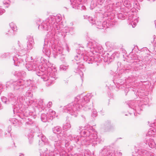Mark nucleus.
Wrapping results in <instances>:
<instances>
[{"instance_id":"obj_25","label":"nucleus","mask_w":156,"mask_h":156,"mask_svg":"<svg viewBox=\"0 0 156 156\" xmlns=\"http://www.w3.org/2000/svg\"><path fill=\"white\" fill-rule=\"evenodd\" d=\"M14 74L16 75L18 77H23L26 76V73L24 71H16Z\"/></svg>"},{"instance_id":"obj_35","label":"nucleus","mask_w":156,"mask_h":156,"mask_svg":"<svg viewBox=\"0 0 156 156\" xmlns=\"http://www.w3.org/2000/svg\"><path fill=\"white\" fill-rule=\"evenodd\" d=\"M28 121L26 122V125L33 126L34 124V122L30 119L28 118Z\"/></svg>"},{"instance_id":"obj_56","label":"nucleus","mask_w":156,"mask_h":156,"mask_svg":"<svg viewBox=\"0 0 156 156\" xmlns=\"http://www.w3.org/2000/svg\"><path fill=\"white\" fill-rule=\"evenodd\" d=\"M70 25H72H72H73V23H70Z\"/></svg>"},{"instance_id":"obj_46","label":"nucleus","mask_w":156,"mask_h":156,"mask_svg":"<svg viewBox=\"0 0 156 156\" xmlns=\"http://www.w3.org/2000/svg\"><path fill=\"white\" fill-rule=\"evenodd\" d=\"M9 53H4L2 54L1 55V57L2 58H5L6 57L8 56L9 55Z\"/></svg>"},{"instance_id":"obj_47","label":"nucleus","mask_w":156,"mask_h":156,"mask_svg":"<svg viewBox=\"0 0 156 156\" xmlns=\"http://www.w3.org/2000/svg\"><path fill=\"white\" fill-rule=\"evenodd\" d=\"M28 139L29 140V142L30 144H31L33 141V136L31 135L30 137H28Z\"/></svg>"},{"instance_id":"obj_15","label":"nucleus","mask_w":156,"mask_h":156,"mask_svg":"<svg viewBox=\"0 0 156 156\" xmlns=\"http://www.w3.org/2000/svg\"><path fill=\"white\" fill-rule=\"evenodd\" d=\"M150 154L147 151L140 149L135 151V154L134 156H149Z\"/></svg>"},{"instance_id":"obj_51","label":"nucleus","mask_w":156,"mask_h":156,"mask_svg":"<svg viewBox=\"0 0 156 156\" xmlns=\"http://www.w3.org/2000/svg\"><path fill=\"white\" fill-rule=\"evenodd\" d=\"M52 105V103L51 102H49L47 105V107L48 108H50L51 107Z\"/></svg>"},{"instance_id":"obj_26","label":"nucleus","mask_w":156,"mask_h":156,"mask_svg":"<svg viewBox=\"0 0 156 156\" xmlns=\"http://www.w3.org/2000/svg\"><path fill=\"white\" fill-rule=\"evenodd\" d=\"M146 144H148L149 146L151 148L154 147L155 145V144L154 140L152 139H150L147 140Z\"/></svg>"},{"instance_id":"obj_32","label":"nucleus","mask_w":156,"mask_h":156,"mask_svg":"<svg viewBox=\"0 0 156 156\" xmlns=\"http://www.w3.org/2000/svg\"><path fill=\"white\" fill-rule=\"evenodd\" d=\"M25 100V98L23 96H20L16 99V102L15 103V105L19 104V102L20 103H22Z\"/></svg>"},{"instance_id":"obj_36","label":"nucleus","mask_w":156,"mask_h":156,"mask_svg":"<svg viewBox=\"0 0 156 156\" xmlns=\"http://www.w3.org/2000/svg\"><path fill=\"white\" fill-rule=\"evenodd\" d=\"M69 68V66H65L64 65H61L60 66V69L62 70H66Z\"/></svg>"},{"instance_id":"obj_23","label":"nucleus","mask_w":156,"mask_h":156,"mask_svg":"<svg viewBox=\"0 0 156 156\" xmlns=\"http://www.w3.org/2000/svg\"><path fill=\"white\" fill-rule=\"evenodd\" d=\"M47 114L48 116L49 119L52 120L53 118L55 117V112L51 109H50L49 110L48 113Z\"/></svg>"},{"instance_id":"obj_17","label":"nucleus","mask_w":156,"mask_h":156,"mask_svg":"<svg viewBox=\"0 0 156 156\" xmlns=\"http://www.w3.org/2000/svg\"><path fill=\"white\" fill-rule=\"evenodd\" d=\"M27 39L28 41L27 42V49L28 50H31L33 48L34 45V39L31 36L28 37Z\"/></svg>"},{"instance_id":"obj_40","label":"nucleus","mask_w":156,"mask_h":156,"mask_svg":"<svg viewBox=\"0 0 156 156\" xmlns=\"http://www.w3.org/2000/svg\"><path fill=\"white\" fill-rule=\"evenodd\" d=\"M10 1L9 0H4L3 2V4L6 5L5 6L8 7L9 5V4Z\"/></svg>"},{"instance_id":"obj_55","label":"nucleus","mask_w":156,"mask_h":156,"mask_svg":"<svg viewBox=\"0 0 156 156\" xmlns=\"http://www.w3.org/2000/svg\"><path fill=\"white\" fill-rule=\"evenodd\" d=\"M2 108V105L1 104H0V109H1Z\"/></svg>"},{"instance_id":"obj_59","label":"nucleus","mask_w":156,"mask_h":156,"mask_svg":"<svg viewBox=\"0 0 156 156\" xmlns=\"http://www.w3.org/2000/svg\"><path fill=\"white\" fill-rule=\"evenodd\" d=\"M80 63V62H76V64H78V63Z\"/></svg>"},{"instance_id":"obj_57","label":"nucleus","mask_w":156,"mask_h":156,"mask_svg":"<svg viewBox=\"0 0 156 156\" xmlns=\"http://www.w3.org/2000/svg\"><path fill=\"white\" fill-rule=\"evenodd\" d=\"M155 26L156 28V20L155 21Z\"/></svg>"},{"instance_id":"obj_19","label":"nucleus","mask_w":156,"mask_h":156,"mask_svg":"<svg viewBox=\"0 0 156 156\" xmlns=\"http://www.w3.org/2000/svg\"><path fill=\"white\" fill-rule=\"evenodd\" d=\"M128 105L129 108H131V110L133 111L135 110L136 112L139 114V112L141 110L140 107L138 105L134 106V103L133 101H130Z\"/></svg>"},{"instance_id":"obj_41","label":"nucleus","mask_w":156,"mask_h":156,"mask_svg":"<svg viewBox=\"0 0 156 156\" xmlns=\"http://www.w3.org/2000/svg\"><path fill=\"white\" fill-rule=\"evenodd\" d=\"M118 17L119 19H124L125 18V15L121 13H119L118 14Z\"/></svg>"},{"instance_id":"obj_4","label":"nucleus","mask_w":156,"mask_h":156,"mask_svg":"<svg viewBox=\"0 0 156 156\" xmlns=\"http://www.w3.org/2000/svg\"><path fill=\"white\" fill-rule=\"evenodd\" d=\"M59 135H51L50 139L54 141V147L51 150H47L40 152V156H56L58 154L62 156H70L64 150V147H67L69 142L66 143L64 141L59 140Z\"/></svg>"},{"instance_id":"obj_63","label":"nucleus","mask_w":156,"mask_h":156,"mask_svg":"<svg viewBox=\"0 0 156 156\" xmlns=\"http://www.w3.org/2000/svg\"><path fill=\"white\" fill-rule=\"evenodd\" d=\"M41 151H40V152H41V151H42V150H41Z\"/></svg>"},{"instance_id":"obj_10","label":"nucleus","mask_w":156,"mask_h":156,"mask_svg":"<svg viewBox=\"0 0 156 156\" xmlns=\"http://www.w3.org/2000/svg\"><path fill=\"white\" fill-rule=\"evenodd\" d=\"M83 48H81L76 50L77 55L75 57L74 60L76 61H82L84 60L83 57L87 55L86 54V51H83Z\"/></svg>"},{"instance_id":"obj_2","label":"nucleus","mask_w":156,"mask_h":156,"mask_svg":"<svg viewBox=\"0 0 156 156\" xmlns=\"http://www.w3.org/2000/svg\"><path fill=\"white\" fill-rule=\"evenodd\" d=\"M38 65L39 71H37V75L41 76L44 81H47L46 85L50 86L57 78L56 76V70L49 61L43 57L40 61H36Z\"/></svg>"},{"instance_id":"obj_22","label":"nucleus","mask_w":156,"mask_h":156,"mask_svg":"<svg viewBox=\"0 0 156 156\" xmlns=\"http://www.w3.org/2000/svg\"><path fill=\"white\" fill-rule=\"evenodd\" d=\"M75 27H66L62 30H60L61 32V31L63 33H65L66 34L72 32L73 31Z\"/></svg>"},{"instance_id":"obj_11","label":"nucleus","mask_w":156,"mask_h":156,"mask_svg":"<svg viewBox=\"0 0 156 156\" xmlns=\"http://www.w3.org/2000/svg\"><path fill=\"white\" fill-rule=\"evenodd\" d=\"M101 154L104 155L103 156H122V153L121 152L115 153L114 150H109L104 148L101 152Z\"/></svg>"},{"instance_id":"obj_30","label":"nucleus","mask_w":156,"mask_h":156,"mask_svg":"<svg viewBox=\"0 0 156 156\" xmlns=\"http://www.w3.org/2000/svg\"><path fill=\"white\" fill-rule=\"evenodd\" d=\"M70 2L71 3L72 5L73 6V8H76V6L79 5L80 4V2L79 0H70Z\"/></svg>"},{"instance_id":"obj_42","label":"nucleus","mask_w":156,"mask_h":156,"mask_svg":"<svg viewBox=\"0 0 156 156\" xmlns=\"http://www.w3.org/2000/svg\"><path fill=\"white\" fill-rule=\"evenodd\" d=\"M91 116L93 117L97 116V112L95 109H93L92 111Z\"/></svg>"},{"instance_id":"obj_20","label":"nucleus","mask_w":156,"mask_h":156,"mask_svg":"<svg viewBox=\"0 0 156 156\" xmlns=\"http://www.w3.org/2000/svg\"><path fill=\"white\" fill-rule=\"evenodd\" d=\"M8 101L12 105H15L16 102V97L12 93L8 94Z\"/></svg>"},{"instance_id":"obj_29","label":"nucleus","mask_w":156,"mask_h":156,"mask_svg":"<svg viewBox=\"0 0 156 156\" xmlns=\"http://www.w3.org/2000/svg\"><path fill=\"white\" fill-rule=\"evenodd\" d=\"M23 115L25 117H27L29 116H33V115H34V114L33 112H30L29 110L27 109L23 113Z\"/></svg>"},{"instance_id":"obj_8","label":"nucleus","mask_w":156,"mask_h":156,"mask_svg":"<svg viewBox=\"0 0 156 156\" xmlns=\"http://www.w3.org/2000/svg\"><path fill=\"white\" fill-rule=\"evenodd\" d=\"M18 44L21 50L19 52L20 55H17L13 58L14 64L16 66H19V64L22 63L25 60L26 57L25 55L26 51L23 47L22 45L21 44L19 41L18 42Z\"/></svg>"},{"instance_id":"obj_48","label":"nucleus","mask_w":156,"mask_h":156,"mask_svg":"<svg viewBox=\"0 0 156 156\" xmlns=\"http://www.w3.org/2000/svg\"><path fill=\"white\" fill-rule=\"evenodd\" d=\"M39 105L40 106H41L43 105V100L41 99L39 100L38 103Z\"/></svg>"},{"instance_id":"obj_12","label":"nucleus","mask_w":156,"mask_h":156,"mask_svg":"<svg viewBox=\"0 0 156 156\" xmlns=\"http://www.w3.org/2000/svg\"><path fill=\"white\" fill-rule=\"evenodd\" d=\"M84 61L89 64L92 63L94 62H98L101 60L100 58L97 56H88L87 55L83 57Z\"/></svg>"},{"instance_id":"obj_52","label":"nucleus","mask_w":156,"mask_h":156,"mask_svg":"<svg viewBox=\"0 0 156 156\" xmlns=\"http://www.w3.org/2000/svg\"><path fill=\"white\" fill-rule=\"evenodd\" d=\"M106 125L108 127H111V123L110 121H108L107 122V123L106 124Z\"/></svg>"},{"instance_id":"obj_27","label":"nucleus","mask_w":156,"mask_h":156,"mask_svg":"<svg viewBox=\"0 0 156 156\" xmlns=\"http://www.w3.org/2000/svg\"><path fill=\"white\" fill-rule=\"evenodd\" d=\"M41 121L43 122H46L48 121L50 119L48 118V116L47 114H42L41 115Z\"/></svg>"},{"instance_id":"obj_43","label":"nucleus","mask_w":156,"mask_h":156,"mask_svg":"<svg viewBox=\"0 0 156 156\" xmlns=\"http://www.w3.org/2000/svg\"><path fill=\"white\" fill-rule=\"evenodd\" d=\"M2 101L5 104H9V101L8 100V101H7V98L6 97H3L1 98Z\"/></svg>"},{"instance_id":"obj_14","label":"nucleus","mask_w":156,"mask_h":156,"mask_svg":"<svg viewBox=\"0 0 156 156\" xmlns=\"http://www.w3.org/2000/svg\"><path fill=\"white\" fill-rule=\"evenodd\" d=\"M39 133L37 136L41 138V141H39L38 143L39 145L41 146H42L44 145L48 144V141L46 136L41 132Z\"/></svg>"},{"instance_id":"obj_31","label":"nucleus","mask_w":156,"mask_h":156,"mask_svg":"<svg viewBox=\"0 0 156 156\" xmlns=\"http://www.w3.org/2000/svg\"><path fill=\"white\" fill-rule=\"evenodd\" d=\"M84 19H87L89 22L92 24H94L95 20L92 18V17L87 16H84Z\"/></svg>"},{"instance_id":"obj_62","label":"nucleus","mask_w":156,"mask_h":156,"mask_svg":"<svg viewBox=\"0 0 156 156\" xmlns=\"http://www.w3.org/2000/svg\"><path fill=\"white\" fill-rule=\"evenodd\" d=\"M134 115H135V114H136V113H135L134 112Z\"/></svg>"},{"instance_id":"obj_3","label":"nucleus","mask_w":156,"mask_h":156,"mask_svg":"<svg viewBox=\"0 0 156 156\" xmlns=\"http://www.w3.org/2000/svg\"><path fill=\"white\" fill-rule=\"evenodd\" d=\"M47 38H45L44 41V47L42 50L43 52L47 56H49L51 53V51L49 49L47 48L49 47L52 49V51L54 54L56 55L57 56L59 55V56H63L62 58H64V55L69 53V51L68 45L66 44L64 45V47L60 46L57 44V41L55 40L54 36L51 37V36L48 35L47 36Z\"/></svg>"},{"instance_id":"obj_33","label":"nucleus","mask_w":156,"mask_h":156,"mask_svg":"<svg viewBox=\"0 0 156 156\" xmlns=\"http://www.w3.org/2000/svg\"><path fill=\"white\" fill-rule=\"evenodd\" d=\"M71 127V125L69 122H67L63 125V128L64 130H67L69 129Z\"/></svg>"},{"instance_id":"obj_6","label":"nucleus","mask_w":156,"mask_h":156,"mask_svg":"<svg viewBox=\"0 0 156 156\" xmlns=\"http://www.w3.org/2000/svg\"><path fill=\"white\" fill-rule=\"evenodd\" d=\"M95 129L92 132L88 137L86 138L80 137L77 136L76 137L73 136L71 134H67V136L71 141H74L78 144L81 145H87L92 144V146H95L97 144L98 141V136Z\"/></svg>"},{"instance_id":"obj_50","label":"nucleus","mask_w":156,"mask_h":156,"mask_svg":"<svg viewBox=\"0 0 156 156\" xmlns=\"http://www.w3.org/2000/svg\"><path fill=\"white\" fill-rule=\"evenodd\" d=\"M154 41L153 42L154 43V45H156V36L154 35L153 36Z\"/></svg>"},{"instance_id":"obj_44","label":"nucleus","mask_w":156,"mask_h":156,"mask_svg":"<svg viewBox=\"0 0 156 156\" xmlns=\"http://www.w3.org/2000/svg\"><path fill=\"white\" fill-rule=\"evenodd\" d=\"M25 102L28 106L29 107L30 105L32 103H33V101L32 100H27Z\"/></svg>"},{"instance_id":"obj_53","label":"nucleus","mask_w":156,"mask_h":156,"mask_svg":"<svg viewBox=\"0 0 156 156\" xmlns=\"http://www.w3.org/2000/svg\"><path fill=\"white\" fill-rule=\"evenodd\" d=\"M6 35H11L12 34H10V31H9V30H8L7 32H6L5 33Z\"/></svg>"},{"instance_id":"obj_9","label":"nucleus","mask_w":156,"mask_h":156,"mask_svg":"<svg viewBox=\"0 0 156 156\" xmlns=\"http://www.w3.org/2000/svg\"><path fill=\"white\" fill-rule=\"evenodd\" d=\"M87 47L89 51L93 54L95 53H101L103 52V49L102 46L94 40L89 41L87 44Z\"/></svg>"},{"instance_id":"obj_16","label":"nucleus","mask_w":156,"mask_h":156,"mask_svg":"<svg viewBox=\"0 0 156 156\" xmlns=\"http://www.w3.org/2000/svg\"><path fill=\"white\" fill-rule=\"evenodd\" d=\"M94 24L96 25L97 28L99 29L106 28L109 27V26L107 25V22L105 21L103 22L102 23L101 21H97L95 22Z\"/></svg>"},{"instance_id":"obj_45","label":"nucleus","mask_w":156,"mask_h":156,"mask_svg":"<svg viewBox=\"0 0 156 156\" xmlns=\"http://www.w3.org/2000/svg\"><path fill=\"white\" fill-rule=\"evenodd\" d=\"M84 127L81 126H79V128L78 129V131L81 134V132H83V130H84Z\"/></svg>"},{"instance_id":"obj_21","label":"nucleus","mask_w":156,"mask_h":156,"mask_svg":"<svg viewBox=\"0 0 156 156\" xmlns=\"http://www.w3.org/2000/svg\"><path fill=\"white\" fill-rule=\"evenodd\" d=\"M84 66L83 64H80L78 66L75 72L78 73L82 78L83 76V71H84Z\"/></svg>"},{"instance_id":"obj_1","label":"nucleus","mask_w":156,"mask_h":156,"mask_svg":"<svg viewBox=\"0 0 156 156\" xmlns=\"http://www.w3.org/2000/svg\"><path fill=\"white\" fill-rule=\"evenodd\" d=\"M92 97L91 94H88L83 96V94L77 96L74 101L64 107L63 111L68 113L71 115L76 117L78 112L81 110L87 111L90 109L92 106L89 101Z\"/></svg>"},{"instance_id":"obj_18","label":"nucleus","mask_w":156,"mask_h":156,"mask_svg":"<svg viewBox=\"0 0 156 156\" xmlns=\"http://www.w3.org/2000/svg\"><path fill=\"white\" fill-rule=\"evenodd\" d=\"M93 129H94L92 127H90V129L89 130H87L86 129H84L83 132H81V135L82 136H81V137H88L89 135L92 132H93Z\"/></svg>"},{"instance_id":"obj_37","label":"nucleus","mask_w":156,"mask_h":156,"mask_svg":"<svg viewBox=\"0 0 156 156\" xmlns=\"http://www.w3.org/2000/svg\"><path fill=\"white\" fill-rule=\"evenodd\" d=\"M136 18H134V16L132 14L129 15L128 20L130 22H133L134 20L136 19Z\"/></svg>"},{"instance_id":"obj_39","label":"nucleus","mask_w":156,"mask_h":156,"mask_svg":"<svg viewBox=\"0 0 156 156\" xmlns=\"http://www.w3.org/2000/svg\"><path fill=\"white\" fill-rule=\"evenodd\" d=\"M138 20L137 19L134 20L133 22H131V24L132 25L133 27L134 28L136 25L137 23L138 22Z\"/></svg>"},{"instance_id":"obj_5","label":"nucleus","mask_w":156,"mask_h":156,"mask_svg":"<svg viewBox=\"0 0 156 156\" xmlns=\"http://www.w3.org/2000/svg\"><path fill=\"white\" fill-rule=\"evenodd\" d=\"M62 20L60 14L57 15L56 16H51L49 19H47L38 26V29H44L48 31L47 36H55L56 34H59L60 27L58 23Z\"/></svg>"},{"instance_id":"obj_58","label":"nucleus","mask_w":156,"mask_h":156,"mask_svg":"<svg viewBox=\"0 0 156 156\" xmlns=\"http://www.w3.org/2000/svg\"><path fill=\"white\" fill-rule=\"evenodd\" d=\"M20 154L19 155V156H23V154Z\"/></svg>"},{"instance_id":"obj_61","label":"nucleus","mask_w":156,"mask_h":156,"mask_svg":"<svg viewBox=\"0 0 156 156\" xmlns=\"http://www.w3.org/2000/svg\"><path fill=\"white\" fill-rule=\"evenodd\" d=\"M75 156H80L78 155H75Z\"/></svg>"},{"instance_id":"obj_13","label":"nucleus","mask_w":156,"mask_h":156,"mask_svg":"<svg viewBox=\"0 0 156 156\" xmlns=\"http://www.w3.org/2000/svg\"><path fill=\"white\" fill-rule=\"evenodd\" d=\"M26 67L29 71H39V68H38V65H37L36 62H31L26 64Z\"/></svg>"},{"instance_id":"obj_38","label":"nucleus","mask_w":156,"mask_h":156,"mask_svg":"<svg viewBox=\"0 0 156 156\" xmlns=\"http://www.w3.org/2000/svg\"><path fill=\"white\" fill-rule=\"evenodd\" d=\"M26 96L27 97H31L33 96L32 92L31 90H28L26 92Z\"/></svg>"},{"instance_id":"obj_49","label":"nucleus","mask_w":156,"mask_h":156,"mask_svg":"<svg viewBox=\"0 0 156 156\" xmlns=\"http://www.w3.org/2000/svg\"><path fill=\"white\" fill-rule=\"evenodd\" d=\"M5 10L4 9H0V15H2L3 13H4Z\"/></svg>"},{"instance_id":"obj_34","label":"nucleus","mask_w":156,"mask_h":156,"mask_svg":"<svg viewBox=\"0 0 156 156\" xmlns=\"http://www.w3.org/2000/svg\"><path fill=\"white\" fill-rule=\"evenodd\" d=\"M156 132L153 130L152 128L150 129L147 133V135L150 136H154Z\"/></svg>"},{"instance_id":"obj_24","label":"nucleus","mask_w":156,"mask_h":156,"mask_svg":"<svg viewBox=\"0 0 156 156\" xmlns=\"http://www.w3.org/2000/svg\"><path fill=\"white\" fill-rule=\"evenodd\" d=\"M9 26L11 29L9 30L10 31V34H13V32L17 30L16 26L13 23H11L9 24Z\"/></svg>"},{"instance_id":"obj_54","label":"nucleus","mask_w":156,"mask_h":156,"mask_svg":"<svg viewBox=\"0 0 156 156\" xmlns=\"http://www.w3.org/2000/svg\"><path fill=\"white\" fill-rule=\"evenodd\" d=\"M79 5V7H80V6H81L82 9H85V6L82 5L81 4H80Z\"/></svg>"},{"instance_id":"obj_60","label":"nucleus","mask_w":156,"mask_h":156,"mask_svg":"<svg viewBox=\"0 0 156 156\" xmlns=\"http://www.w3.org/2000/svg\"><path fill=\"white\" fill-rule=\"evenodd\" d=\"M2 132V130L0 129V133H1Z\"/></svg>"},{"instance_id":"obj_28","label":"nucleus","mask_w":156,"mask_h":156,"mask_svg":"<svg viewBox=\"0 0 156 156\" xmlns=\"http://www.w3.org/2000/svg\"><path fill=\"white\" fill-rule=\"evenodd\" d=\"M52 130L55 133L59 134L61 132L62 129L59 126H56L52 129Z\"/></svg>"},{"instance_id":"obj_7","label":"nucleus","mask_w":156,"mask_h":156,"mask_svg":"<svg viewBox=\"0 0 156 156\" xmlns=\"http://www.w3.org/2000/svg\"><path fill=\"white\" fill-rule=\"evenodd\" d=\"M31 83L30 80H24L20 79L13 82L12 84L14 90H19L22 92L30 86Z\"/></svg>"},{"instance_id":"obj_64","label":"nucleus","mask_w":156,"mask_h":156,"mask_svg":"<svg viewBox=\"0 0 156 156\" xmlns=\"http://www.w3.org/2000/svg\"><path fill=\"white\" fill-rule=\"evenodd\" d=\"M98 142V141H97V143ZM98 142H99V141H98Z\"/></svg>"}]
</instances>
